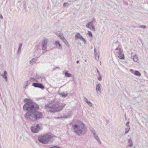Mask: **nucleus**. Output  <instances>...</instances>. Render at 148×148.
I'll list each match as a JSON object with an SVG mask.
<instances>
[{
  "label": "nucleus",
  "mask_w": 148,
  "mask_h": 148,
  "mask_svg": "<svg viewBox=\"0 0 148 148\" xmlns=\"http://www.w3.org/2000/svg\"><path fill=\"white\" fill-rule=\"evenodd\" d=\"M24 101H27L23 107L24 110L27 111L24 115L26 119L34 121L42 118V113L37 111L39 109L37 104L29 99H25Z\"/></svg>",
  "instance_id": "nucleus-1"
},
{
  "label": "nucleus",
  "mask_w": 148,
  "mask_h": 148,
  "mask_svg": "<svg viewBox=\"0 0 148 148\" xmlns=\"http://www.w3.org/2000/svg\"><path fill=\"white\" fill-rule=\"evenodd\" d=\"M65 105L63 102L60 103L57 101L53 100L51 103L45 105V108L48 112H58L62 110Z\"/></svg>",
  "instance_id": "nucleus-2"
},
{
  "label": "nucleus",
  "mask_w": 148,
  "mask_h": 148,
  "mask_svg": "<svg viewBox=\"0 0 148 148\" xmlns=\"http://www.w3.org/2000/svg\"><path fill=\"white\" fill-rule=\"evenodd\" d=\"M72 129L74 133L79 136L84 134L87 132L86 127L85 125L78 120H76L73 125Z\"/></svg>",
  "instance_id": "nucleus-3"
},
{
  "label": "nucleus",
  "mask_w": 148,
  "mask_h": 148,
  "mask_svg": "<svg viewBox=\"0 0 148 148\" xmlns=\"http://www.w3.org/2000/svg\"><path fill=\"white\" fill-rule=\"evenodd\" d=\"M54 136L50 133H47L41 135L38 137V141L43 144H48L54 137Z\"/></svg>",
  "instance_id": "nucleus-4"
},
{
  "label": "nucleus",
  "mask_w": 148,
  "mask_h": 148,
  "mask_svg": "<svg viewBox=\"0 0 148 148\" xmlns=\"http://www.w3.org/2000/svg\"><path fill=\"white\" fill-rule=\"evenodd\" d=\"M114 53L116 56H117L119 58L121 59H124V56L121 46H119L118 47H117L115 49Z\"/></svg>",
  "instance_id": "nucleus-5"
},
{
  "label": "nucleus",
  "mask_w": 148,
  "mask_h": 148,
  "mask_svg": "<svg viewBox=\"0 0 148 148\" xmlns=\"http://www.w3.org/2000/svg\"><path fill=\"white\" fill-rule=\"evenodd\" d=\"M96 22V20L95 18H93L92 21L88 22L86 25V27L93 31H95V27L93 25L94 23H95Z\"/></svg>",
  "instance_id": "nucleus-6"
},
{
  "label": "nucleus",
  "mask_w": 148,
  "mask_h": 148,
  "mask_svg": "<svg viewBox=\"0 0 148 148\" xmlns=\"http://www.w3.org/2000/svg\"><path fill=\"white\" fill-rule=\"evenodd\" d=\"M48 42V40L47 39H45L43 40L41 42V47L42 50L44 51L42 53H44L46 52L47 50H46L47 48V45Z\"/></svg>",
  "instance_id": "nucleus-7"
},
{
  "label": "nucleus",
  "mask_w": 148,
  "mask_h": 148,
  "mask_svg": "<svg viewBox=\"0 0 148 148\" xmlns=\"http://www.w3.org/2000/svg\"><path fill=\"white\" fill-rule=\"evenodd\" d=\"M41 128V125H39L38 124H36L31 127V130L33 132L37 133L40 130Z\"/></svg>",
  "instance_id": "nucleus-8"
},
{
  "label": "nucleus",
  "mask_w": 148,
  "mask_h": 148,
  "mask_svg": "<svg viewBox=\"0 0 148 148\" xmlns=\"http://www.w3.org/2000/svg\"><path fill=\"white\" fill-rule=\"evenodd\" d=\"M32 86L36 88H38L43 90L45 88L41 84L37 83H34L32 84Z\"/></svg>",
  "instance_id": "nucleus-9"
},
{
  "label": "nucleus",
  "mask_w": 148,
  "mask_h": 148,
  "mask_svg": "<svg viewBox=\"0 0 148 148\" xmlns=\"http://www.w3.org/2000/svg\"><path fill=\"white\" fill-rule=\"evenodd\" d=\"M101 85L100 84H98L96 86V91L97 94L98 95H100L101 93V90L100 88Z\"/></svg>",
  "instance_id": "nucleus-10"
},
{
  "label": "nucleus",
  "mask_w": 148,
  "mask_h": 148,
  "mask_svg": "<svg viewBox=\"0 0 148 148\" xmlns=\"http://www.w3.org/2000/svg\"><path fill=\"white\" fill-rule=\"evenodd\" d=\"M59 95L61 97L65 98L67 96L68 93L67 92H63L61 93H59Z\"/></svg>",
  "instance_id": "nucleus-11"
},
{
  "label": "nucleus",
  "mask_w": 148,
  "mask_h": 148,
  "mask_svg": "<svg viewBox=\"0 0 148 148\" xmlns=\"http://www.w3.org/2000/svg\"><path fill=\"white\" fill-rule=\"evenodd\" d=\"M7 72L6 71H4L3 74H2L1 76L5 79V81L7 82L8 81V77L7 76Z\"/></svg>",
  "instance_id": "nucleus-12"
},
{
  "label": "nucleus",
  "mask_w": 148,
  "mask_h": 148,
  "mask_svg": "<svg viewBox=\"0 0 148 148\" xmlns=\"http://www.w3.org/2000/svg\"><path fill=\"white\" fill-rule=\"evenodd\" d=\"M84 100L85 102L88 104L90 107H92L93 106V104L92 103L90 102V101L88 100L85 97H84Z\"/></svg>",
  "instance_id": "nucleus-13"
},
{
  "label": "nucleus",
  "mask_w": 148,
  "mask_h": 148,
  "mask_svg": "<svg viewBox=\"0 0 148 148\" xmlns=\"http://www.w3.org/2000/svg\"><path fill=\"white\" fill-rule=\"evenodd\" d=\"M71 112H69V113L66 115V116H64L63 117H58V119H67L69 118H70L71 117Z\"/></svg>",
  "instance_id": "nucleus-14"
},
{
  "label": "nucleus",
  "mask_w": 148,
  "mask_h": 148,
  "mask_svg": "<svg viewBox=\"0 0 148 148\" xmlns=\"http://www.w3.org/2000/svg\"><path fill=\"white\" fill-rule=\"evenodd\" d=\"M127 143H128V146L129 147H132L133 146V144L132 139H128L127 140Z\"/></svg>",
  "instance_id": "nucleus-15"
},
{
  "label": "nucleus",
  "mask_w": 148,
  "mask_h": 148,
  "mask_svg": "<svg viewBox=\"0 0 148 148\" xmlns=\"http://www.w3.org/2000/svg\"><path fill=\"white\" fill-rule=\"evenodd\" d=\"M35 78L37 80H39V82H40L42 81V80L43 79H43L42 77H41L40 76L36 74L35 76Z\"/></svg>",
  "instance_id": "nucleus-16"
},
{
  "label": "nucleus",
  "mask_w": 148,
  "mask_h": 148,
  "mask_svg": "<svg viewBox=\"0 0 148 148\" xmlns=\"http://www.w3.org/2000/svg\"><path fill=\"white\" fill-rule=\"evenodd\" d=\"M94 136L95 140L97 141L98 143H99L100 144H101V142L99 139V138L97 134Z\"/></svg>",
  "instance_id": "nucleus-17"
},
{
  "label": "nucleus",
  "mask_w": 148,
  "mask_h": 148,
  "mask_svg": "<svg viewBox=\"0 0 148 148\" xmlns=\"http://www.w3.org/2000/svg\"><path fill=\"white\" fill-rule=\"evenodd\" d=\"M55 45L58 49H62L61 46L58 41H56Z\"/></svg>",
  "instance_id": "nucleus-18"
},
{
  "label": "nucleus",
  "mask_w": 148,
  "mask_h": 148,
  "mask_svg": "<svg viewBox=\"0 0 148 148\" xmlns=\"http://www.w3.org/2000/svg\"><path fill=\"white\" fill-rule=\"evenodd\" d=\"M37 60V58H33L30 61L29 63L31 64H33L34 63L36 62Z\"/></svg>",
  "instance_id": "nucleus-19"
},
{
  "label": "nucleus",
  "mask_w": 148,
  "mask_h": 148,
  "mask_svg": "<svg viewBox=\"0 0 148 148\" xmlns=\"http://www.w3.org/2000/svg\"><path fill=\"white\" fill-rule=\"evenodd\" d=\"M82 37V36L80 35V34L78 33L76 34L75 36V39L76 40L80 39Z\"/></svg>",
  "instance_id": "nucleus-20"
},
{
  "label": "nucleus",
  "mask_w": 148,
  "mask_h": 148,
  "mask_svg": "<svg viewBox=\"0 0 148 148\" xmlns=\"http://www.w3.org/2000/svg\"><path fill=\"white\" fill-rule=\"evenodd\" d=\"M90 130H91L92 133L93 134V136L97 134L96 133L95 130L92 127H90Z\"/></svg>",
  "instance_id": "nucleus-21"
},
{
  "label": "nucleus",
  "mask_w": 148,
  "mask_h": 148,
  "mask_svg": "<svg viewBox=\"0 0 148 148\" xmlns=\"http://www.w3.org/2000/svg\"><path fill=\"white\" fill-rule=\"evenodd\" d=\"M133 61L135 62H137L138 60V57L136 54L133 56Z\"/></svg>",
  "instance_id": "nucleus-22"
},
{
  "label": "nucleus",
  "mask_w": 148,
  "mask_h": 148,
  "mask_svg": "<svg viewBox=\"0 0 148 148\" xmlns=\"http://www.w3.org/2000/svg\"><path fill=\"white\" fill-rule=\"evenodd\" d=\"M22 44L21 43L19 44L18 49L17 51V53L18 54H19L21 51V49L22 47Z\"/></svg>",
  "instance_id": "nucleus-23"
},
{
  "label": "nucleus",
  "mask_w": 148,
  "mask_h": 148,
  "mask_svg": "<svg viewBox=\"0 0 148 148\" xmlns=\"http://www.w3.org/2000/svg\"><path fill=\"white\" fill-rule=\"evenodd\" d=\"M134 75L138 76H140L141 75V74L138 71H136L134 72Z\"/></svg>",
  "instance_id": "nucleus-24"
},
{
  "label": "nucleus",
  "mask_w": 148,
  "mask_h": 148,
  "mask_svg": "<svg viewBox=\"0 0 148 148\" xmlns=\"http://www.w3.org/2000/svg\"><path fill=\"white\" fill-rule=\"evenodd\" d=\"M30 84L29 81H25L24 83V88H26Z\"/></svg>",
  "instance_id": "nucleus-25"
},
{
  "label": "nucleus",
  "mask_w": 148,
  "mask_h": 148,
  "mask_svg": "<svg viewBox=\"0 0 148 148\" xmlns=\"http://www.w3.org/2000/svg\"><path fill=\"white\" fill-rule=\"evenodd\" d=\"M30 80L32 82H39V81H38V80H37L36 78L31 77L30 78Z\"/></svg>",
  "instance_id": "nucleus-26"
},
{
  "label": "nucleus",
  "mask_w": 148,
  "mask_h": 148,
  "mask_svg": "<svg viewBox=\"0 0 148 148\" xmlns=\"http://www.w3.org/2000/svg\"><path fill=\"white\" fill-rule=\"evenodd\" d=\"M65 75L66 77H71V74L68 73L67 72L65 73Z\"/></svg>",
  "instance_id": "nucleus-27"
},
{
  "label": "nucleus",
  "mask_w": 148,
  "mask_h": 148,
  "mask_svg": "<svg viewBox=\"0 0 148 148\" xmlns=\"http://www.w3.org/2000/svg\"><path fill=\"white\" fill-rule=\"evenodd\" d=\"M97 79L99 81H101L102 80V77L100 74L98 75V76H97Z\"/></svg>",
  "instance_id": "nucleus-28"
},
{
  "label": "nucleus",
  "mask_w": 148,
  "mask_h": 148,
  "mask_svg": "<svg viewBox=\"0 0 148 148\" xmlns=\"http://www.w3.org/2000/svg\"><path fill=\"white\" fill-rule=\"evenodd\" d=\"M85 44H86V40L82 36L80 39Z\"/></svg>",
  "instance_id": "nucleus-29"
},
{
  "label": "nucleus",
  "mask_w": 148,
  "mask_h": 148,
  "mask_svg": "<svg viewBox=\"0 0 148 148\" xmlns=\"http://www.w3.org/2000/svg\"><path fill=\"white\" fill-rule=\"evenodd\" d=\"M63 41L64 42V43L67 46H69V45L65 39H64V40Z\"/></svg>",
  "instance_id": "nucleus-30"
},
{
  "label": "nucleus",
  "mask_w": 148,
  "mask_h": 148,
  "mask_svg": "<svg viewBox=\"0 0 148 148\" xmlns=\"http://www.w3.org/2000/svg\"><path fill=\"white\" fill-rule=\"evenodd\" d=\"M130 129V127H127V128H125V133H127L129 131Z\"/></svg>",
  "instance_id": "nucleus-31"
},
{
  "label": "nucleus",
  "mask_w": 148,
  "mask_h": 148,
  "mask_svg": "<svg viewBox=\"0 0 148 148\" xmlns=\"http://www.w3.org/2000/svg\"><path fill=\"white\" fill-rule=\"evenodd\" d=\"M95 58L96 59V60H98L99 58V57L98 56V54H97V53L96 54H94Z\"/></svg>",
  "instance_id": "nucleus-32"
},
{
  "label": "nucleus",
  "mask_w": 148,
  "mask_h": 148,
  "mask_svg": "<svg viewBox=\"0 0 148 148\" xmlns=\"http://www.w3.org/2000/svg\"><path fill=\"white\" fill-rule=\"evenodd\" d=\"M88 36H90L91 37H92V32H91L90 31H88Z\"/></svg>",
  "instance_id": "nucleus-33"
},
{
  "label": "nucleus",
  "mask_w": 148,
  "mask_h": 148,
  "mask_svg": "<svg viewBox=\"0 0 148 148\" xmlns=\"http://www.w3.org/2000/svg\"><path fill=\"white\" fill-rule=\"evenodd\" d=\"M60 38L63 41L64 39H65V38L62 35H59Z\"/></svg>",
  "instance_id": "nucleus-34"
},
{
  "label": "nucleus",
  "mask_w": 148,
  "mask_h": 148,
  "mask_svg": "<svg viewBox=\"0 0 148 148\" xmlns=\"http://www.w3.org/2000/svg\"><path fill=\"white\" fill-rule=\"evenodd\" d=\"M146 27V26L143 25H141L138 27L139 28H145Z\"/></svg>",
  "instance_id": "nucleus-35"
},
{
  "label": "nucleus",
  "mask_w": 148,
  "mask_h": 148,
  "mask_svg": "<svg viewBox=\"0 0 148 148\" xmlns=\"http://www.w3.org/2000/svg\"><path fill=\"white\" fill-rule=\"evenodd\" d=\"M129 71L131 73H132V74H134V70H133V69H130L129 70Z\"/></svg>",
  "instance_id": "nucleus-36"
},
{
  "label": "nucleus",
  "mask_w": 148,
  "mask_h": 148,
  "mask_svg": "<svg viewBox=\"0 0 148 148\" xmlns=\"http://www.w3.org/2000/svg\"><path fill=\"white\" fill-rule=\"evenodd\" d=\"M49 148H61L60 147H57V146H53V147H50Z\"/></svg>",
  "instance_id": "nucleus-37"
},
{
  "label": "nucleus",
  "mask_w": 148,
  "mask_h": 148,
  "mask_svg": "<svg viewBox=\"0 0 148 148\" xmlns=\"http://www.w3.org/2000/svg\"><path fill=\"white\" fill-rule=\"evenodd\" d=\"M130 123L129 121H128L127 122V123H126V125L127 126V127H130V126L129 125V124Z\"/></svg>",
  "instance_id": "nucleus-38"
},
{
  "label": "nucleus",
  "mask_w": 148,
  "mask_h": 148,
  "mask_svg": "<svg viewBox=\"0 0 148 148\" xmlns=\"http://www.w3.org/2000/svg\"><path fill=\"white\" fill-rule=\"evenodd\" d=\"M12 0H7L6 3H10Z\"/></svg>",
  "instance_id": "nucleus-39"
},
{
  "label": "nucleus",
  "mask_w": 148,
  "mask_h": 148,
  "mask_svg": "<svg viewBox=\"0 0 148 148\" xmlns=\"http://www.w3.org/2000/svg\"><path fill=\"white\" fill-rule=\"evenodd\" d=\"M97 52H96V49L95 48L94 49V54H97Z\"/></svg>",
  "instance_id": "nucleus-40"
},
{
  "label": "nucleus",
  "mask_w": 148,
  "mask_h": 148,
  "mask_svg": "<svg viewBox=\"0 0 148 148\" xmlns=\"http://www.w3.org/2000/svg\"><path fill=\"white\" fill-rule=\"evenodd\" d=\"M67 4H68V3L66 2L64 3L63 4V6H65Z\"/></svg>",
  "instance_id": "nucleus-41"
},
{
  "label": "nucleus",
  "mask_w": 148,
  "mask_h": 148,
  "mask_svg": "<svg viewBox=\"0 0 148 148\" xmlns=\"http://www.w3.org/2000/svg\"><path fill=\"white\" fill-rule=\"evenodd\" d=\"M58 68L60 69V68L59 67H56V68H54L53 69V71H55L56 69H58Z\"/></svg>",
  "instance_id": "nucleus-42"
},
{
  "label": "nucleus",
  "mask_w": 148,
  "mask_h": 148,
  "mask_svg": "<svg viewBox=\"0 0 148 148\" xmlns=\"http://www.w3.org/2000/svg\"><path fill=\"white\" fill-rule=\"evenodd\" d=\"M97 72L98 73V75L100 74L99 71L97 69Z\"/></svg>",
  "instance_id": "nucleus-43"
},
{
  "label": "nucleus",
  "mask_w": 148,
  "mask_h": 148,
  "mask_svg": "<svg viewBox=\"0 0 148 148\" xmlns=\"http://www.w3.org/2000/svg\"><path fill=\"white\" fill-rule=\"evenodd\" d=\"M3 18V17L1 15V19H2Z\"/></svg>",
  "instance_id": "nucleus-44"
},
{
  "label": "nucleus",
  "mask_w": 148,
  "mask_h": 148,
  "mask_svg": "<svg viewBox=\"0 0 148 148\" xmlns=\"http://www.w3.org/2000/svg\"><path fill=\"white\" fill-rule=\"evenodd\" d=\"M128 4V3L126 2L125 3V5H127Z\"/></svg>",
  "instance_id": "nucleus-45"
},
{
  "label": "nucleus",
  "mask_w": 148,
  "mask_h": 148,
  "mask_svg": "<svg viewBox=\"0 0 148 148\" xmlns=\"http://www.w3.org/2000/svg\"><path fill=\"white\" fill-rule=\"evenodd\" d=\"M79 61L78 60H77V61H76V63H79Z\"/></svg>",
  "instance_id": "nucleus-46"
},
{
  "label": "nucleus",
  "mask_w": 148,
  "mask_h": 148,
  "mask_svg": "<svg viewBox=\"0 0 148 148\" xmlns=\"http://www.w3.org/2000/svg\"><path fill=\"white\" fill-rule=\"evenodd\" d=\"M24 139L25 140V138H24Z\"/></svg>",
  "instance_id": "nucleus-47"
}]
</instances>
